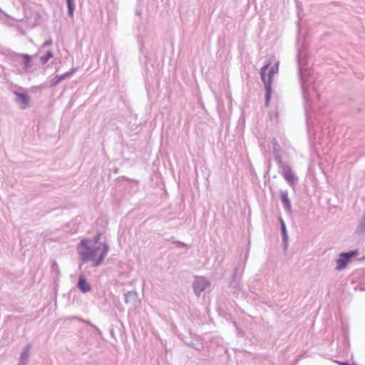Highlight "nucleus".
<instances>
[{
  "label": "nucleus",
  "mask_w": 365,
  "mask_h": 365,
  "mask_svg": "<svg viewBox=\"0 0 365 365\" xmlns=\"http://www.w3.org/2000/svg\"><path fill=\"white\" fill-rule=\"evenodd\" d=\"M88 239H83L78 246V252L83 262L91 261L92 266L99 267L108 252V246L106 243L91 244Z\"/></svg>",
  "instance_id": "obj_1"
},
{
  "label": "nucleus",
  "mask_w": 365,
  "mask_h": 365,
  "mask_svg": "<svg viewBox=\"0 0 365 365\" xmlns=\"http://www.w3.org/2000/svg\"><path fill=\"white\" fill-rule=\"evenodd\" d=\"M271 65L270 61H267L265 64L260 69V77L264 85L266 94H265V104L268 106L269 101L271 98L272 93V76L274 73L278 72L279 69V62H276L274 65H273L270 70L269 71L268 76H266V72Z\"/></svg>",
  "instance_id": "obj_2"
},
{
  "label": "nucleus",
  "mask_w": 365,
  "mask_h": 365,
  "mask_svg": "<svg viewBox=\"0 0 365 365\" xmlns=\"http://www.w3.org/2000/svg\"><path fill=\"white\" fill-rule=\"evenodd\" d=\"M303 52L300 51L298 55V67H299V78L302 83V88L304 92V98H307L309 95V83L312 80V78L309 77V71L307 70L304 67V61L303 58Z\"/></svg>",
  "instance_id": "obj_3"
},
{
  "label": "nucleus",
  "mask_w": 365,
  "mask_h": 365,
  "mask_svg": "<svg viewBox=\"0 0 365 365\" xmlns=\"http://www.w3.org/2000/svg\"><path fill=\"white\" fill-rule=\"evenodd\" d=\"M358 255L356 250H351L346 252H341L339 254V258L336 260V270H342L345 269L348 263L351 259Z\"/></svg>",
  "instance_id": "obj_4"
},
{
  "label": "nucleus",
  "mask_w": 365,
  "mask_h": 365,
  "mask_svg": "<svg viewBox=\"0 0 365 365\" xmlns=\"http://www.w3.org/2000/svg\"><path fill=\"white\" fill-rule=\"evenodd\" d=\"M210 285L209 282L204 277H198L192 284V288L195 294L199 297L200 294L205 290Z\"/></svg>",
  "instance_id": "obj_5"
},
{
  "label": "nucleus",
  "mask_w": 365,
  "mask_h": 365,
  "mask_svg": "<svg viewBox=\"0 0 365 365\" xmlns=\"http://www.w3.org/2000/svg\"><path fill=\"white\" fill-rule=\"evenodd\" d=\"M14 94L16 96L15 101L20 105L21 109L24 110L29 107L30 98L27 93L14 91Z\"/></svg>",
  "instance_id": "obj_6"
},
{
  "label": "nucleus",
  "mask_w": 365,
  "mask_h": 365,
  "mask_svg": "<svg viewBox=\"0 0 365 365\" xmlns=\"http://www.w3.org/2000/svg\"><path fill=\"white\" fill-rule=\"evenodd\" d=\"M76 71H77V68H73L68 72H66L61 75L56 76L52 79H51L50 87L51 88L56 87L61 81L71 77Z\"/></svg>",
  "instance_id": "obj_7"
},
{
  "label": "nucleus",
  "mask_w": 365,
  "mask_h": 365,
  "mask_svg": "<svg viewBox=\"0 0 365 365\" xmlns=\"http://www.w3.org/2000/svg\"><path fill=\"white\" fill-rule=\"evenodd\" d=\"M12 57L15 60H19V59L21 58L23 64H24V71H26V72L30 71V70L32 67L31 56H29V54H22V53H14Z\"/></svg>",
  "instance_id": "obj_8"
},
{
  "label": "nucleus",
  "mask_w": 365,
  "mask_h": 365,
  "mask_svg": "<svg viewBox=\"0 0 365 365\" xmlns=\"http://www.w3.org/2000/svg\"><path fill=\"white\" fill-rule=\"evenodd\" d=\"M282 173L284 179L287 180L288 183L294 184L297 180V178L293 174L292 169L289 165H284V168L282 169Z\"/></svg>",
  "instance_id": "obj_9"
},
{
  "label": "nucleus",
  "mask_w": 365,
  "mask_h": 365,
  "mask_svg": "<svg viewBox=\"0 0 365 365\" xmlns=\"http://www.w3.org/2000/svg\"><path fill=\"white\" fill-rule=\"evenodd\" d=\"M76 287L84 294L91 290V285L87 282L86 278L83 275L79 277Z\"/></svg>",
  "instance_id": "obj_10"
},
{
  "label": "nucleus",
  "mask_w": 365,
  "mask_h": 365,
  "mask_svg": "<svg viewBox=\"0 0 365 365\" xmlns=\"http://www.w3.org/2000/svg\"><path fill=\"white\" fill-rule=\"evenodd\" d=\"M281 201L284 205V209L287 212L291 213L292 212V205L291 202L288 197V191L287 190H281Z\"/></svg>",
  "instance_id": "obj_11"
},
{
  "label": "nucleus",
  "mask_w": 365,
  "mask_h": 365,
  "mask_svg": "<svg viewBox=\"0 0 365 365\" xmlns=\"http://www.w3.org/2000/svg\"><path fill=\"white\" fill-rule=\"evenodd\" d=\"M138 295L136 292H128L124 294L125 302L135 304L138 302Z\"/></svg>",
  "instance_id": "obj_12"
},
{
  "label": "nucleus",
  "mask_w": 365,
  "mask_h": 365,
  "mask_svg": "<svg viewBox=\"0 0 365 365\" xmlns=\"http://www.w3.org/2000/svg\"><path fill=\"white\" fill-rule=\"evenodd\" d=\"M280 224H281V231H282V241L284 244L285 247L287 245V240H288V235L287 232V228L285 223L283 220V219L280 218Z\"/></svg>",
  "instance_id": "obj_13"
},
{
  "label": "nucleus",
  "mask_w": 365,
  "mask_h": 365,
  "mask_svg": "<svg viewBox=\"0 0 365 365\" xmlns=\"http://www.w3.org/2000/svg\"><path fill=\"white\" fill-rule=\"evenodd\" d=\"M358 235H361L365 232V213L363 215L356 230Z\"/></svg>",
  "instance_id": "obj_14"
},
{
  "label": "nucleus",
  "mask_w": 365,
  "mask_h": 365,
  "mask_svg": "<svg viewBox=\"0 0 365 365\" xmlns=\"http://www.w3.org/2000/svg\"><path fill=\"white\" fill-rule=\"evenodd\" d=\"M31 347V344H27L26 346L24 351L21 352V354L20 355V357H19L20 360L28 361Z\"/></svg>",
  "instance_id": "obj_15"
},
{
  "label": "nucleus",
  "mask_w": 365,
  "mask_h": 365,
  "mask_svg": "<svg viewBox=\"0 0 365 365\" xmlns=\"http://www.w3.org/2000/svg\"><path fill=\"white\" fill-rule=\"evenodd\" d=\"M66 4L68 7V15L72 18L75 10V3L73 0H66Z\"/></svg>",
  "instance_id": "obj_16"
},
{
  "label": "nucleus",
  "mask_w": 365,
  "mask_h": 365,
  "mask_svg": "<svg viewBox=\"0 0 365 365\" xmlns=\"http://www.w3.org/2000/svg\"><path fill=\"white\" fill-rule=\"evenodd\" d=\"M238 273V268H235L234 272L232 276V281L230 283V286L233 288H236L238 287V282L237 281V277Z\"/></svg>",
  "instance_id": "obj_17"
},
{
  "label": "nucleus",
  "mask_w": 365,
  "mask_h": 365,
  "mask_svg": "<svg viewBox=\"0 0 365 365\" xmlns=\"http://www.w3.org/2000/svg\"><path fill=\"white\" fill-rule=\"evenodd\" d=\"M53 56V53L51 51H48L44 56L40 58V61L42 64H46Z\"/></svg>",
  "instance_id": "obj_18"
},
{
  "label": "nucleus",
  "mask_w": 365,
  "mask_h": 365,
  "mask_svg": "<svg viewBox=\"0 0 365 365\" xmlns=\"http://www.w3.org/2000/svg\"><path fill=\"white\" fill-rule=\"evenodd\" d=\"M275 160L277 163V165L281 170L284 168V165H288V164L287 163H284L282 161L280 155H276Z\"/></svg>",
  "instance_id": "obj_19"
},
{
  "label": "nucleus",
  "mask_w": 365,
  "mask_h": 365,
  "mask_svg": "<svg viewBox=\"0 0 365 365\" xmlns=\"http://www.w3.org/2000/svg\"><path fill=\"white\" fill-rule=\"evenodd\" d=\"M101 233H98L95 237H94V243L93 244H96V245H98L100 242H99V240L101 239Z\"/></svg>",
  "instance_id": "obj_20"
},
{
  "label": "nucleus",
  "mask_w": 365,
  "mask_h": 365,
  "mask_svg": "<svg viewBox=\"0 0 365 365\" xmlns=\"http://www.w3.org/2000/svg\"><path fill=\"white\" fill-rule=\"evenodd\" d=\"M336 363L338 364L339 365H356L354 363L350 364L348 361H336Z\"/></svg>",
  "instance_id": "obj_21"
},
{
  "label": "nucleus",
  "mask_w": 365,
  "mask_h": 365,
  "mask_svg": "<svg viewBox=\"0 0 365 365\" xmlns=\"http://www.w3.org/2000/svg\"><path fill=\"white\" fill-rule=\"evenodd\" d=\"M53 41L51 39H49L48 41H46L43 45H42V48H44L46 46H51L52 44Z\"/></svg>",
  "instance_id": "obj_22"
},
{
  "label": "nucleus",
  "mask_w": 365,
  "mask_h": 365,
  "mask_svg": "<svg viewBox=\"0 0 365 365\" xmlns=\"http://www.w3.org/2000/svg\"><path fill=\"white\" fill-rule=\"evenodd\" d=\"M27 364H28V361L19 359L18 365H27Z\"/></svg>",
  "instance_id": "obj_23"
},
{
  "label": "nucleus",
  "mask_w": 365,
  "mask_h": 365,
  "mask_svg": "<svg viewBox=\"0 0 365 365\" xmlns=\"http://www.w3.org/2000/svg\"><path fill=\"white\" fill-rule=\"evenodd\" d=\"M178 244L179 245V246L180 247H186L187 245L184 242H178Z\"/></svg>",
  "instance_id": "obj_24"
},
{
  "label": "nucleus",
  "mask_w": 365,
  "mask_h": 365,
  "mask_svg": "<svg viewBox=\"0 0 365 365\" xmlns=\"http://www.w3.org/2000/svg\"><path fill=\"white\" fill-rule=\"evenodd\" d=\"M87 323H88L89 325H91V326L93 327L96 329H97V327H96L95 326H93L91 322H87Z\"/></svg>",
  "instance_id": "obj_25"
},
{
  "label": "nucleus",
  "mask_w": 365,
  "mask_h": 365,
  "mask_svg": "<svg viewBox=\"0 0 365 365\" xmlns=\"http://www.w3.org/2000/svg\"><path fill=\"white\" fill-rule=\"evenodd\" d=\"M136 14L138 15V16H140L141 15V11H136Z\"/></svg>",
  "instance_id": "obj_26"
}]
</instances>
